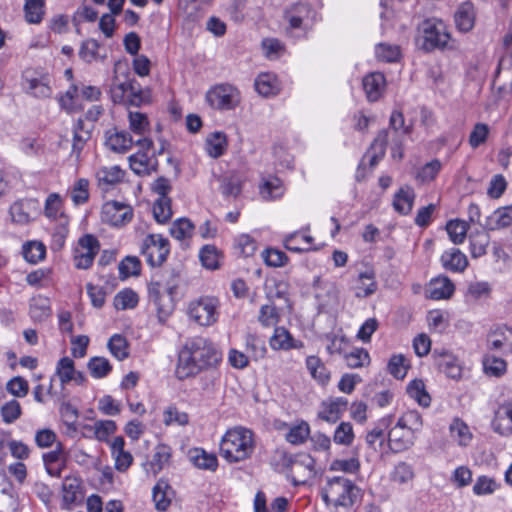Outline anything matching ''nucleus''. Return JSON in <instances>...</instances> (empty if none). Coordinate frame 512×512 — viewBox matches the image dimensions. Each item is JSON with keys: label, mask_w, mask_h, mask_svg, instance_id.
I'll use <instances>...</instances> for the list:
<instances>
[{"label": "nucleus", "mask_w": 512, "mask_h": 512, "mask_svg": "<svg viewBox=\"0 0 512 512\" xmlns=\"http://www.w3.org/2000/svg\"><path fill=\"white\" fill-rule=\"evenodd\" d=\"M170 458L171 448L167 445H158L150 462L154 474L160 472L169 463Z\"/></svg>", "instance_id": "nucleus-51"}, {"label": "nucleus", "mask_w": 512, "mask_h": 512, "mask_svg": "<svg viewBox=\"0 0 512 512\" xmlns=\"http://www.w3.org/2000/svg\"><path fill=\"white\" fill-rule=\"evenodd\" d=\"M170 486L164 480H159L152 491L153 501L158 511H165L171 503Z\"/></svg>", "instance_id": "nucleus-30"}, {"label": "nucleus", "mask_w": 512, "mask_h": 512, "mask_svg": "<svg viewBox=\"0 0 512 512\" xmlns=\"http://www.w3.org/2000/svg\"><path fill=\"white\" fill-rule=\"evenodd\" d=\"M107 146L118 153H123L132 147V137L127 132H115L106 141Z\"/></svg>", "instance_id": "nucleus-38"}, {"label": "nucleus", "mask_w": 512, "mask_h": 512, "mask_svg": "<svg viewBox=\"0 0 512 512\" xmlns=\"http://www.w3.org/2000/svg\"><path fill=\"white\" fill-rule=\"evenodd\" d=\"M314 464V459L307 453L284 457V465L290 470V477L295 486L305 484L309 478L313 477Z\"/></svg>", "instance_id": "nucleus-6"}, {"label": "nucleus", "mask_w": 512, "mask_h": 512, "mask_svg": "<svg viewBox=\"0 0 512 512\" xmlns=\"http://www.w3.org/2000/svg\"><path fill=\"white\" fill-rule=\"evenodd\" d=\"M131 170L139 176H147L157 171L158 163L144 151H137L129 156Z\"/></svg>", "instance_id": "nucleus-14"}, {"label": "nucleus", "mask_w": 512, "mask_h": 512, "mask_svg": "<svg viewBox=\"0 0 512 512\" xmlns=\"http://www.w3.org/2000/svg\"><path fill=\"white\" fill-rule=\"evenodd\" d=\"M269 344L274 350H289L299 347L290 332L284 327H276L274 329V333L269 339Z\"/></svg>", "instance_id": "nucleus-22"}, {"label": "nucleus", "mask_w": 512, "mask_h": 512, "mask_svg": "<svg viewBox=\"0 0 512 512\" xmlns=\"http://www.w3.org/2000/svg\"><path fill=\"white\" fill-rule=\"evenodd\" d=\"M407 393L415 399L419 405L428 407L431 402L430 395L425 390V384L422 380L415 379L407 386Z\"/></svg>", "instance_id": "nucleus-40"}, {"label": "nucleus", "mask_w": 512, "mask_h": 512, "mask_svg": "<svg viewBox=\"0 0 512 512\" xmlns=\"http://www.w3.org/2000/svg\"><path fill=\"white\" fill-rule=\"evenodd\" d=\"M190 461L200 469L214 471L218 466L217 457L209 454L201 448H195L189 452Z\"/></svg>", "instance_id": "nucleus-26"}, {"label": "nucleus", "mask_w": 512, "mask_h": 512, "mask_svg": "<svg viewBox=\"0 0 512 512\" xmlns=\"http://www.w3.org/2000/svg\"><path fill=\"white\" fill-rule=\"evenodd\" d=\"M35 202L32 200H20L13 203L10 207L12 220L18 224H27L31 220V206Z\"/></svg>", "instance_id": "nucleus-31"}, {"label": "nucleus", "mask_w": 512, "mask_h": 512, "mask_svg": "<svg viewBox=\"0 0 512 512\" xmlns=\"http://www.w3.org/2000/svg\"><path fill=\"white\" fill-rule=\"evenodd\" d=\"M87 368L96 379L106 377L112 370L109 360L105 357H92L87 363Z\"/></svg>", "instance_id": "nucleus-46"}, {"label": "nucleus", "mask_w": 512, "mask_h": 512, "mask_svg": "<svg viewBox=\"0 0 512 512\" xmlns=\"http://www.w3.org/2000/svg\"><path fill=\"white\" fill-rule=\"evenodd\" d=\"M84 498L82 481L75 476H67L62 483V507L71 509L72 505L81 503Z\"/></svg>", "instance_id": "nucleus-12"}, {"label": "nucleus", "mask_w": 512, "mask_h": 512, "mask_svg": "<svg viewBox=\"0 0 512 512\" xmlns=\"http://www.w3.org/2000/svg\"><path fill=\"white\" fill-rule=\"evenodd\" d=\"M377 284L375 282V272L368 269L361 272L358 277V285L356 287V295L358 297H367L376 291Z\"/></svg>", "instance_id": "nucleus-35"}, {"label": "nucleus", "mask_w": 512, "mask_h": 512, "mask_svg": "<svg viewBox=\"0 0 512 512\" xmlns=\"http://www.w3.org/2000/svg\"><path fill=\"white\" fill-rule=\"evenodd\" d=\"M415 199V193L412 187L404 186L399 189L395 194L393 200L394 209L403 215H407L411 212Z\"/></svg>", "instance_id": "nucleus-20"}, {"label": "nucleus", "mask_w": 512, "mask_h": 512, "mask_svg": "<svg viewBox=\"0 0 512 512\" xmlns=\"http://www.w3.org/2000/svg\"><path fill=\"white\" fill-rule=\"evenodd\" d=\"M512 224V205L498 208L487 218L485 227L489 230H498Z\"/></svg>", "instance_id": "nucleus-21"}, {"label": "nucleus", "mask_w": 512, "mask_h": 512, "mask_svg": "<svg viewBox=\"0 0 512 512\" xmlns=\"http://www.w3.org/2000/svg\"><path fill=\"white\" fill-rule=\"evenodd\" d=\"M171 199L169 197L158 198L153 205V215L158 223H166L172 217Z\"/></svg>", "instance_id": "nucleus-47"}, {"label": "nucleus", "mask_w": 512, "mask_h": 512, "mask_svg": "<svg viewBox=\"0 0 512 512\" xmlns=\"http://www.w3.org/2000/svg\"><path fill=\"white\" fill-rule=\"evenodd\" d=\"M25 259L30 263H37L44 259L46 248L42 242L31 241L23 246Z\"/></svg>", "instance_id": "nucleus-55"}, {"label": "nucleus", "mask_w": 512, "mask_h": 512, "mask_svg": "<svg viewBox=\"0 0 512 512\" xmlns=\"http://www.w3.org/2000/svg\"><path fill=\"white\" fill-rule=\"evenodd\" d=\"M409 368L410 364L402 354L393 355L387 364V371L396 379H403Z\"/></svg>", "instance_id": "nucleus-49"}, {"label": "nucleus", "mask_w": 512, "mask_h": 512, "mask_svg": "<svg viewBox=\"0 0 512 512\" xmlns=\"http://www.w3.org/2000/svg\"><path fill=\"white\" fill-rule=\"evenodd\" d=\"M310 428L309 425L301 421L299 424L289 428L285 435L286 440L294 445L303 443L309 436Z\"/></svg>", "instance_id": "nucleus-54"}, {"label": "nucleus", "mask_w": 512, "mask_h": 512, "mask_svg": "<svg viewBox=\"0 0 512 512\" xmlns=\"http://www.w3.org/2000/svg\"><path fill=\"white\" fill-rule=\"evenodd\" d=\"M206 151L212 158H219L222 156L228 146L227 136L223 132H213L206 138Z\"/></svg>", "instance_id": "nucleus-23"}, {"label": "nucleus", "mask_w": 512, "mask_h": 512, "mask_svg": "<svg viewBox=\"0 0 512 512\" xmlns=\"http://www.w3.org/2000/svg\"><path fill=\"white\" fill-rule=\"evenodd\" d=\"M100 48V44L95 39H86L82 42L79 50V57L87 62L91 63L96 61L99 57L98 50Z\"/></svg>", "instance_id": "nucleus-60"}, {"label": "nucleus", "mask_w": 512, "mask_h": 512, "mask_svg": "<svg viewBox=\"0 0 512 512\" xmlns=\"http://www.w3.org/2000/svg\"><path fill=\"white\" fill-rule=\"evenodd\" d=\"M413 478V468L406 462H399L390 473V480L399 485L406 484L412 481Z\"/></svg>", "instance_id": "nucleus-50"}, {"label": "nucleus", "mask_w": 512, "mask_h": 512, "mask_svg": "<svg viewBox=\"0 0 512 512\" xmlns=\"http://www.w3.org/2000/svg\"><path fill=\"white\" fill-rule=\"evenodd\" d=\"M207 103L216 110H232L241 102L239 90L231 84L222 83L211 87L206 92Z\"/></svg>", "instance_id": "nucleus-4"}, {"label": "nucleus", "mask_w": 512, "mask_h": 512, "mask_svg": "<svg viewBox=\"0 0 512 512\" xmlns=\"http://www.w3.org/2000/svg\"><path fill=\"white\" fill-rule=\"evenodd\" d=\"M97 18H98V12L95 9H93L92 7H89L85 4H83L73 14L72 22H73L74 26L76 27V32L80 33L79 26L81 23L94 22Z\"/></svg>", "instance_id": "nucleus-58"}, {"label": "nucleus", "mask_w": 512, "mask_h": 512, "mask_svg": "<svg viewBox=\"0 0 512 512\" xmlns=\"http://www.w3.org/2000/svg\"><path fill=\"white\" fill-rule=\"evenodd\" d=\"M475 19V8L471 2L462 3L454 14L456 28L463 33H467L473 29Z\"/></svg>", "instance_id": "nucleus-15"}, {"label": "nucleus", "mask_w": 512, "mask_h": 512, "mask_svg": "<svg viewBox=\"0 0 512 512\" xmlns=\"http://www.w3.org/2000/svg\"><path fill=\"white\" fill-rule=\"evenodd\" d=\"M255 89L260 95L269 97L279 93L280 85L274 75L262 73L255 80Z\"/></svg>", "instance_id": "nucleus-25"}, {"label": "nucleus", "mask_w": 512, "mask_h": 512, "mask_svg": "<svg viewBox=\"0 0 512 512\" xmlns=\"http://www.w3.org/2000/svg\"><path fill=\"white\" fill-rule=\"evenodd\" d=\"M96 177L99 184L102 185H115L122 181L124 171L119 166L102 167L97 173Z\"/></svg>", "instance_id": "nucleus-37"}, {"label": "nucleus", "mask_w": 512, "mask_h": 512, "mask_svg": "<svg viewBox=\"0 0 512 512\" xmlns=\"http://www.w3.org/2000/svg\"><path fill=\"white\" fill-rule=\"evenodd\" d=\"M259 193L267 201L280 198L284 194L283 183L277 177L265 179L259 187Z\"/></svg>", "instance_id": "nucleus-27"}, {"label": "nucleus", "mask_w": 512, "mask_h": 512, "mask_svg": "<svg viewBox=\"0 0 512 512\" xmlns=\"http://www.w3.org/2000/svg\"><path fill=\"white\" fill-rule=\"evenodd\" d=\"M246 349L254 360L262 359L266 353L264 341L252 334L246 336Z\"/></svg>", "instance_id": "nucleus-64"}, {"label": "nucleus", "mask_w": 512, "mask_h": 512, "mask_svg": "<svg viewBox=\"0 0 512 512\" xmlns=\"http://www.w3.org/2000/svg\"><path fill=\"white\" fill-rule=\"evenodd\" d=\"M385 77L382 73H370L363 78V89L369 101H377L383 94L385 89Z\"/></svg>", "instance_id": "nucleus-16"}, {"label": "nucleus", "mask_w": 512, "mask_h": 512, "mask_svg": "<svg viewBox=\"0 0 512 512\" xmlns=\"http://www.w3.org/2000/svg\"><path fill=\"white\" fill-rule=\"evenodd\" d=\"M454 290V284L447 276H438L429 282L426 293L430 299L441 300L449 299Z\"/></svg>", "instance_id": "nucleus-13"}, {"label": "nucleus", "mask_w": 512, "mask_h": 512, "mask_svg": "<svg viewBox=\"0 0 512 512\" xmlns=\"http://www.w3.org/2000/svg\"><path fill=\"white\" fill-rule=\"evenodd\" d=\"M140 271L141 263L136 256H127L119 263V273L122 278L137 276Z\"/></svg>", "instance_id": "nucleus-61"}, {"label": "nucleus", "mask_w": 512, "mask_h": 512, "mask_svg": "<svg viewBox=\"0 0 512 512\" xmlns=\"http://www.w3.org/2000/svg\"><path fill=\"white\" fill-rule=\"evenodd\" d=\"M445 228L450 240L454 244L458 245L464 242L469 229V224L464 220L454 219L448 221Z\"/></svg>", "instance_id": "nucleus-34"}, {"label": "nucleus", "mask_w": 512, "mask_h": 512, "mask_svg": "<svg viewBox=\"0 0 512 512\" xmlns=\"http://www.w3.org/2000/svg\"><path fill=\"white\" fill-rule=\"evenodd\" d=\"M470 254L473 258H478L486 254L490 243L489 234L484 231H475L469 235Z\"/></svg>", "instance_id": "nucleus-28"}, {"label": "nucleus", "mask_w": 512, "mask_h": 512, "mask_svg": "<svg viewBox=\"0 0 512 512\" xmlns=\"http://www.w3.org/2000/svg\"><path fill=\"white\" fill-rule=\"evenodd\" d=\"M129 128L130 130L139 135H144L149 131V121L144 113L138 111H130L128 114Z\"/></svg>", "instance_id": "nucleus-53"}, {"label": "nucleus", "mask_w": 512, "mask_h": 512, "mask_svg": "<svg viewBox=\"0 0 512 512\" xmlns=\"http://www.w3.org/2000/svg\"><path fill=\"white\" fill-rule=\"evenodd\" d=\"M75 364L70 357H62L56 366V374L62 385L72 381L73 374L75 373Z\"/></svg>", "instance_id": "nucleus-52"}, {"label": "nucleus", "mask_w": 512, "mask_h": 512, "mask_svg": "<svg viewBox=\"0 0 512 512\" xmlns=\"http://www.w3.org/2000/svg\"><path fill=\"white\" fill-rule=\"evenodd\" d=\"M386 428L387 424L381 423L367 433L366 442L370 448L377 451L383 446L386 439Z\"/></svg>", "instance_id": "nucleus-59"}, {"label": "nucleus", "mask_w": 512, "mask_h": 512, "mask_svg": "<svg viewBox=\"0 0 512 512\" xmlns=\"http://www.w3.org/2000/svg\"><path fill=\"white\" fill-rule=\"evenodd\" d=\"M333 440L336 444L349 446L354 440L353 427L349 422L340 423L335 429Z\"/></svg>", "instance_id": "nucleus-62"}, {"label": "nucleus", "mask_w": 512, "mask_h": 512, "mask_svg": "<svg viewBox=\"0 0 512 512\" xmlns=\"http://www.w3.org/2000/svg\"><path fill=\"white\" fill-rule=\"evenodd\" d=\"M219 301L215 297L203 296L189 303L188 315L200 326H211L218 320Z\"/></svg>", "instance_id": "nucleus-5"}, {"label": "nucleus", "mask_w": 512, "mask_h": 512, "mask_svg": "<svg viewBox=\"0 0 512 512\" xmlns=\"http://www.w3.org/2000/svg\"><path fill=\"white\" fill-rule=\"evenodd\" d=\"M100 95V89L95 86H83L79 95L77 86L72 85L66 93L60 97L59 102L63 109L68 112H74L82 109L79 103L80 97L87 101H95L99 99Z\"/></svg>", "instance_id": "nucleus-8"}, {"label": "nucleus", "mask_w": 512, "mask_h": 512, "mask_svg": "<svg viewBox=\"0 0 512 512\" xmlns=\"http://www.w3.org/2000/svg\"><path fill=\"white\" fill-rule=\"evenodd\" d=\"M312 10L309 5L297 3L285 11V19L291 29H300L303 23L311 16Z\"/></svg>", "instance_id": "nucleus-17"}, {"label": "nucleus", "mask_w": 512, "mask_h": 512, "mask_svg": "<svg viewBox=\"0 0 512 512\" xmlns=\"http://www.w3.org/2000/svg\"><path fill=\"white\" fill-rule=\"evenodd\" d=\"M482 362L485 373L490 376L500 377L507 370L506 361L493 355H484Z\"/></svg>", "instance_id": "nucleus-43"}, {"label": "nucleus", "mask_w": 512, "mask_h": 512, "mask_svg": "<svg viewBox=\"0 0 512 512\" xmlns=\"http://www.w3.org/2000/svg\"><path fill=\"white\" fill-rule=\"evenodd\" d=\"M200 261L202 265L210 270L219 268V252L213 245H205L200 250Z\"/></svg>", "instance_id": "nucleus-56"}, {"label": "nucleus", "mask_w": 512, "mask_h": 512, "mask_svg": "<svg viewBox=\"0 0 512 512\" xmlns=\"http://www.w3.org/2000/svg\"><path fill=\"white\" fill-rule=\"evenodd\" d=\"M442 168V163L438 159L426 163L415 174V179L421 183L426 184L432 182Z\"/></svg>", "instance_id": "nucleus-39"}, {"label": "nucleus", "mask_w": 512, "mask_h": 512, "mask_svg": "<svg viewBox=\"0 0 512 512\" xmlns=\"http://www.w3.org/2000/svg\"><path fill=\"white\" fill-rule=\"evenodd\" d=\"M252 431L238 427L227 431L220 443V453L228 462L247 459L253 451Z\"/></svg>", "instance_id": "nucleus-2"}, {"label": "nucleus", "mask_w": 512, "mask_h": 512, "mask_svg": "<svg viewBox=\"0 0 512 512\" xmlns=\"http://www.w3.org/2000/svg\"><path fill=\"white\" fill-rule=\"evenodd\" d=\"M111 354L118 360H124L129 356V344L126 338L120 334L113 335L107 344Z\"/></svg>", "instance_id": "nucleus-41"}, {"label": "nucleus", "mask_w": 512, "mask_h": 512, "mask_svg": "<svg viewBox=\"0 0 512 512\" xmlns=\"http://www.w3.org/2000/svg\"><path fill=\"white\" fill-rule=\"evenodd\" d=\"M100 244L96 237L86 234L78 240V246L75 249L74 262L78 269H88L97 253Z\"/></svg>", "instance_id": "nucleus-9"}, {"label": "nucleus", "mask_w": 512, "mask_h": 512, "mask_svg": "<svg viewBox=\"0 0 512 512\" xmlns=\"http://www.w3.org/2000/svg\"><path fill=\"white\" fill-rule=\"evenodd\" d=\"M306 365L314 379L318 380L322 384L328 382L330 373L318 357L309 356L306 359Z\"/></svg>", "instance_id": "nucleus-45"}, {"label": "nucleus", "mask_w": 512, "mask_h": 512, "mask_svg": "<svg viewBox=\"0 0 512 512\" xmlns=\"http://www.w3.org/2000/svg\"><path fill=\"white\" fill-rule=\"evenodd\" d=\"M441 262L445 269L453 272H463L468 266V259L459 249L453 248L441 256Z\"/></svg>", "instance_id": "nucleus-18"}, {"label": "nucleus", "mask_w": 512, "mask_h": 512, "mask_svg": "<svg viewBox=\"0 0 512 512\" xmlns=\"http://www.w3.org/2000/svg\"><path fill=\"white\" fill-rule=\"evenodd\" d=\"M133 209L130 205L118 201H108L102 206L101 219L112 226H122L130 222Z\"/></svg>", "instance_id": "nucleus-10"}, {"label": "nucleus", "mask_w": 512, "mask_h": 512, "mask_svg": "<svg viewBox=\"0 0 512 512\" xmlns=\"http://www.w3.org/2000/svg\"><path fill=\"white\" fill-rule=\"evenodd\" d=\"M243 180L237 175L225 177L221 183V192L226 197H238L242 191Z\"/></svg>", "instance_id": "nucleus-57"}, {"label": "nucleus", "mask_w": 512, "mask_h": 512, "mask_svg": "<svg viewBox=\"0 0 512 512\" xmlns=\"http://www.w3.org/2000/svg\"><path fill=\"white\" fill-rule=\"evenodd\" d=\"M24 11L27 22L40 23L44 15V0H25Z\"/></svg>", "instance_id": "nucleus-44"}, {"label": "nucleus", "mask_w": 512, "mask_h": 512, "mask_svg": "<svg viewBox=\"0 0 512 512\" xmlns=\"http://www.w3.org/2000/svg\"><path fill=\"white\" fill-rule=\"evenodd\" d=\"M388 134L387 130H381L372 142L369 149V152L372 153L370 158L371 167H374L384 157L388 145Z\"/></svg>", "instance_id": "nucleus-33"}, {"label": "nucleus", "mask_w": 512, "mask_h": 512, "mask_svg": "<svg viewBox=\"0 0 512 512\" xmlns=\"http://www.w3.org/2000/svg\"><path fill=\"white\" fill-rule=\"evenodd\" d=\"M321 497L327 506L350 508L359 497V488L345 477H333L321 489Z\"/></svg>", "instance_id": "nucleus-3"}, {"label": "nucleus", "mask_w": 512, "mask_h": 512, "mask_svg": "<svg viewBox=\"0 0 512 512\" xmlns=\"http://www.w3.org/2000/svg\"><path fill=\"white\" fill-rule=\"evenodd\" d=\"M221 360V352L207 338L188 339L178 354L176 376L183 380L202 371L215 368Z\"/></svg>", "instance_id": "nucleus-1"}, {"label": "nucleus", "mask_w": 512, "mask_h": 512, "mask_svg": "<svg viewBox=\"0 0 512 512\" xmlns=\"http://www.w3.org/2000/svg\"><path fill=\"white\" fill-rule=\"evenodd\" d=\"M437 364L439 369L452 379H459L462 374V367L458 359L447 351L438 354Z\"/></svg>", "instance_id": "nucleus-19"}, {"label": "nucleus", "mask_w": 512, "mask_h": 512, "mask_svg": "<svg viewBox=\"0 0 512 512\" xmlns=\"http://www.w3.org/2000/svg\"><path fill=\"white\" fill-rule=\"evenodd\" d=\"M193 230L194 225L188 218H180L173 222L169 231L173 238L183 241L192 237Z\"/></svg>", "instance_id": "nucleus-42"}, {"label": "nucleus", "mask_w": 512, "mask_h": 512, "mask_svg": "<svg viewBox=\"0 0 512 512\" xmlns=\"http://www.w3.org/2000/svg\"><path fill=\"white\" fill-rule=\"evenodd\" d=\"M52 314L50 300L44 296H36L30 302V316L35 322H43Z\"/></svg>", "instance_id": "nucleus-24"}, {"label": "nucleus", "mask_w": 512, "mask_h": 512, "mask_svg": "<svg viewBox=\"0 0 512 512\" xmlns=\"http://www.w3.org/2000/svg\"><path fill=\"white\" fill-rule=\"evenodd\" d=\"M169 241L160 234H149L143 240L141 254L152 267L161 266L169 254Z\"/></svg>", "instance_id": "nucleus-7"}, {"label": "nucleus", "mask_w": 512, "mask_h": 512, "mask_svg": "<svg viewBox=\"0 0 512 512\" xmlns=\"http://www.w3.org/2000/svg\"><path fill=\"white\" fill-rule=\"evenodd\" d=\"M424 47L427 50H433L436 48H446L450 40V34L446 31V28L442 22L431 23L426 22L424 24Z\"/></svg>", "instance_id": "nucleus-11"}, {"label": "nucleus", "mask_w": 512, "mask_h": 512, "mask_svg": "<svg viewBox=\"0 0 512 512\" xmlns=\"http://www.w3.org/2000/svg\"><path fill=\"white\" fill-rule=\"evenodd\" d=\"M138 301V295L133 290L125 289L115 295L113 304L117 310H126L136 307Z\"/></svg>", "instance_id": "nucleus-48"}, {"label": "nucleus", "mask_w": 512, "mask_h": 512, "mask_svg": "<svg viewBox=\"0 0 512 512\" xmlns=\"http://www.w3.org/2000/svg\"><path fill=\"white\" fill-rule=\"evenodd\" d=\"M63 454L64 446L61 442L56 443V447L54 450H51L43 454L42 459L45 465V469L50 476L60 477L61 468L56 467L55 464L60 461Z\"/></svg>", "instance_id": "nucleus-29"}, {"label": "nucleus", "mask_w": 512, "mask_h": 512, "mask_svg": "<svg viewBox=\"0 0 512 512\" xmlns=\"http://www.w3.org/2000/svg\"><path fill=\"white\" fill-rule=\"evenodd\" d=\"M449 429L451 437L456 440L460 446H467L471 442L472 432L461 418H455L450 424Z\"/></svg>", "instance_id": "nucleus-32"}, {"label": "nucleus", "mask_w": 512, "mask_h": 512, "mask_svg": "<svg viewBox=\"0 0 512 512\" xmlns=\"http://www.w3.org/2000/svg\"><path fill=\"white\" fill-rule=\"evenodd\" d=\"M345 360L350 368H360L370 363L368 352L363 348H356L345 355Z\"/></svg>", "instance_id": "nucleus-63"}, {"label": "nucleus", "mask_w": 512, "mask_h": 512, "mask_svg": "<svg viewBox=\"0 0 512 512\" xmlns=\"http://www.w3.org/2000/svg\"><path fill=\"white\" fill-rule=\"evenodd\" d=\"M90 139V128L85 127L84 121L79 119L74 127L72 154L79 157L84 144Z\"/></svg>", "instance_id": "nucleus-36"}]
</instances>
